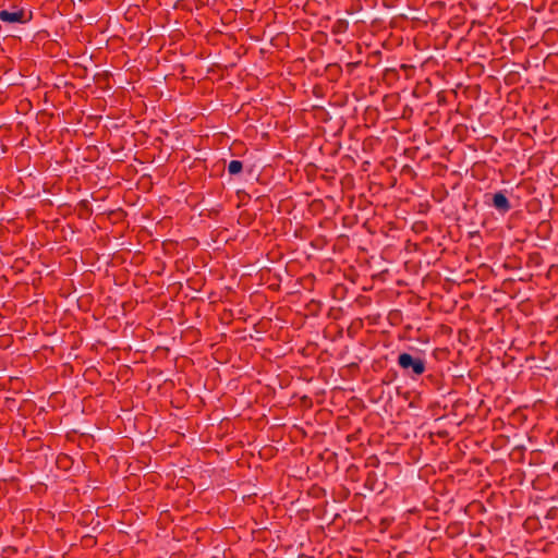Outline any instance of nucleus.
I'll list each match as a JSON object with an SVG mask.
<instances>
[{"label": "nucleus", "mask_w": 558, "mask_h": 558, "mask_svg": "<svg viewBox=\"0 0 558 558\" xmlns=\"http://www.w3.org/2000/svg\"><path fill=\"white\" fill-rule=\"evenodd\" d=\"M398 365L404 371L411 369L416 376L422 375L426 369L425 361L423 359L413 357L409 353L399 354Z\"/></svg>", "instance_id": "f257e3e1"}, {"label": "nucleus", "mask_w": 558, "mask_h": 558, "mask_svg": "<svg viewBox=\"0 0 558 558\" xmlns=\"http://www.w3.org/2000/svg\"><path fill=\"white\" fill-rule=\"evenodd\" d=\"M31 19V15L27 14L24 10H14V11H8V10H1L0 11V21L9 24L14 23H26Z\"/></svg>", "instance_id": "f03ea898"}, {"label": "nucleus", "mask_w": 558, "mask_h": 558, "mask_svg": "<svg viewBox=\"0 0 558 558\" xmlns=\"http://www.w3.org/2000/svg\"><path fill=\"white\" fill-rule=\"evenodd\" d=\"M493 206L500 213L505 214L510 210L511 205L506 195L501 192L495 193L493 196Z\"/></svg>", "instance_id": "7ed1b4c3"}, {"label": "nucleus", "mask_w": 558, "mask_h": 558, "mask_svg": "<svg viewBox=\"0 0 558 558\" xmlns=\"http://www.w3.org/2000/svg\"><path fill=\"white\" fill-rule=\"evenodd\" d=\"M243 169V163L240 160H231L228 165V172L230 174H239Z\"/></svg>", "instance_id": "20e7f679"}]
</instances>
